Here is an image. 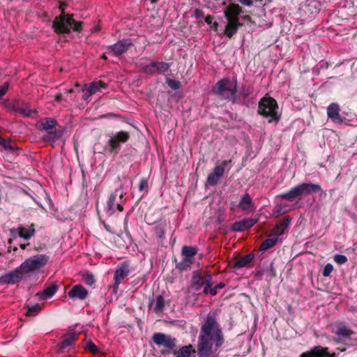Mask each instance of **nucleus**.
Masks as SVG:
<instances>
[{
	"mask_svg": "<svg viewBox=\"0 0 357 357\" xmlns=\"http://www.w3.org/2000/svg\"><path fill=\"white\" fill-rule=\"evenodd\" d=\"M224 342L222 331L215 319L208 316L203 324L199 337L198 352L200 357L208 356L215 349L220 347Z\"/></svg>",
	"mask_w": 357,
	"mask_h": 357,
	"instance_id": "nucleus-1",
	"label": "nucleus"
},
{
	"mask_svg": "<svg viewBox=\"0 0 357 357\" xmlns=\"http://www.w3.org/2000/svg\"><path fill=\"white\" fill-rule=\"evenodd\" d=\"M242 11V8L236 3H230L225 10V16L228 21L225 33L227 37L231 38L236 33L238 27L242 26L239 22V15Z\"/></svg>",
	"mask_w": 357,
	"mask_h": 357,
	"instance_id": "nucleus-2",
	"label": "nucleus"
},
{
	"mask_svg": "<svg viewBox=\"0 0 357 357\" xmlns=\"http://www.w3.org/2000/svg\"><path fill=\"white\" fill-rule=\"evenodd\" d=\"M57 124V121L50 117L43 118L38 123V129L47 132L43 137L44 141L55 142L61 137L63 132L61 130L56 129Z\"/></svg>",
	"mask_w": 357,
	"mask_h": 357,
	"instance_id": "nucleus-3",
	"label": "nucleus"
},
{
	"mask_svg": "<svg viewBox=\"0 0 357 357\" xmlns=\"http://www.w3.org/2000/svg\"><path fill=\"white\" fill-rule=\"evenodd\" d=\"M278 109L276 100L271 97L265 96L259 102V114L268 118L269 123L278 122L280 120Z\"/></svg>",
	"mask_w": 357,
	"mask_h": 357,
	"instance_id": "nucleus-4",
	"label": "nucleus"
},
{
	"mask_svg": "<svg viewBox=\"0 0 357 357\" xmlns=\"http://www.w3.org/2000/svg\"><path fill=\"white\" fill-rule=\"evenodd\" d=\"M67 7L68 4L66 2H60L59 9L61 10V14L56 17L52 23V29L56 33L69 34L71 31L70 29H68L64 26L65 23L72 22L73 17V14H66L65 10Z\"/></svg>",
	"mask_w": 357,
	"mask_h": 357,
	"instance_id": "nucleus-5",
	"label": "nucleus"
},
{
	"mask_svg": "<svg viewBox=\"0 0 357 357\" xmlns=\"http://www.w3.org/2000/svg\"><path fill=\"white\" fill-rule=\"evenodd\" d=\"M236 83L228 78L219 81L213 89V93L224 99L234 100L236 93Z\"/></svg>",
	"mask_w": 357,
	"mask_h": 357,
	"instance_id": "nucleus-6",
	"label": "nucleus"
},
{
	"mask_svg": "<svg viewBox=\"0 0 357 357\" xmlns=\"http://www.w3.org/2000/svg\"><path fill=\"white\" fill-rule=\"evenodd\" d=\"M49 260L50 257L47 255H36L22 262L20 268L26 274L43 268L47 264Z\"/></svg>",
	"mask_w": 357,
	"mask_h": 357,
	"instance_id": "nucleus-7",
	"label": "nucleus"
},
{
	"mask_svg": "<svg viewBox=\"0 0 357 357\" xmlns=\"http://www.w3.org/2000/svg\"><path fill=\"white\" fill-rule=\"evenodd\" d=\"M238 208L246 214L252 213L255 211V204L249 194L246 193L243 195L238 205L234 204H230V209L231 211H236Z\"/></svg>",
	"mask_w": 357,
	"mask_h": 357,
	"instance_id": "nucleus-8",
	"label": "nucleus"
},
{
	"mask_svg": "<svg viewBox=\"0 0 357 357\" xmlns=\"http://www.w3.org/2000/svg\"><path fill=\"white\" fill-rule=\"evenodd\" d=\"M80 333V332H77L74 329H70L66 333L63 334L61 336V342L58 344L59 351H64L67 347L74 346Z\"/></svg>",
	"mask_w": 357,
	"mask_h": 357,
	"instance_id": "nucleus-9",
	"label": "nucleus"
},
{
	"mask_svg": "<svg viewBox=\"0 0 357 357\" xmlns=\"http://www.w3.org/2000/svg\"><path fill=\"white\" fill-rule=\"evenodd\" d=\"M10 233L13 237L18 236L25 240H29L36 234L35 225L32 223L28 227L20 225L17 228L10 229Z\"/></svg>",
	"mask_w": 357,
	"mask_h": 357,
	"instance_id": "nucleus-10",
	"label": "nucleus"
},
{
	"mask_svg": "<svg viewBox=\"0 0 357 357\" xmlns=\"http://www.w3.org/2000/svg\"><path fill=\"white\" fill-rule=\"evenodd\" d=\"M25 273L20 268V266L14 271L0 277V284H13L20 282Z\"/></svg>",
	"mask_w": 357,
	"mask_h": 357,
	"instance_id": "nucleus-11",
	"label": "nucleus"
},
{
	"mask_svg": "<svg viewBox=\"0 0 357 357\" xmlns=\"http://www.w3.org/2000/svg\"><path fill=\"white\" fill-rule=\"evenodd\" d=\"M197 249L192 246H183L182 255L183 257L181 266L183 268L189 267L193 262L195 255L197 254Z\"/></svg>",
	"mask_w": 357,
	"mask_h": 357,
	"instance_id": "nucleus-12",
	"label": "nucleus"
},
{
	"mask_svg": "<svg viewBox=\"0 0 357 357\" xmlns=\"http://www.w3.org/2000/svg\"><path fill=\"white\" fill-rule=\"evenodd\" d=\"M227 165V161L225 160L220 165H218L214 168L213 172L210 174L207 178V182L211 185L217 184L220 178L222 176L225 172V167Z\"/></svg>",
	"mask_w": 357,
	"mask_h": 357,
	"instance_id": "nucleus-13",
	"label": "nucleus"
},
{
	"mask_svg": "<svg viewBox=\"0 0 357 357\" xmlns=\"http://www.w3.org/2000/svg\"><path fill=\"white\" fill-rule=\"evenodd\" d=\"M153 340L157 345L167 349H172L175 345L174 339L161 333H155L153 336Z\"/></svg>",
	"mask_w": 357,
	"mask_h": 357,
	"instance_id": "nucleus-14",
	"label": "nucleus"
},
{
	"mask_svg": "<svg viewBox=\"0 0 357 357\" xmlns=\"http://www.w3.org/2000/svg\"><path fill=\"white\" fill-rule=\"evenodd\" d=\"M257 222L258 218H244L240 221L235 222L231 226V229L234 231H243L251 228Z\"/></svg>",
	"mask_w": 357,
	"mask_h": 357,
	"instance_id": "nucleus-15",
	"label": "nucleus"
},
{
	"mask_svg": "<svg viewBox=\"0 0 357 357\" xmlns=\"http://www.w3.org/2000/svg\"><path fill=\"white\" fill-rule=\"evenodd\" d=\"M335 353H330L328 348L315 347L308 352L303 353L300 357H335Z\"/></svg>",
	"mask_w": 357,
	"mask_h": 357,
	"instance_id": "nucleus-16",
	"label": "nucleus"
},
{
	"mask_svg": "<svg viewBox=\"0 0 357 357\" xmlns=\"http://www.w3.org/2000/svg\"><path fill=\"white\" fill-rule=\"evenodd\" d=\"M12 111L19 113L24 116H31L33 112L30 106L24 102L20 100L15 101L10 106Z\"/></svg>",
	"mask_w": 357,
	"mask_h": 357,
	"instance_id": "nucleus-17",
	"label": "nucleus"
},
{
	"mask_svg": "<svg viewBox=\"0 0 357 357\" xmlns=\"http://www.w3.org/2000/svg\"><path fill=\"white\" fill-rule=\"evenodd\" d=\"M68 295L73 299L83 301L88 296V291L82 285L76 284L71 288Z\"/></svg>",
	"mask_w": 357,
	"mask_h": 357,
	"instance_id": "nucleus-18",
	"label": "nucleus"
},
{
	"mask_svg": "<svg viewBox=\"0 0 357 357\" xmlns=\"http://www.w3.org/2000/svg\"><path fill=\"white\" fill-rule=\"evenodd\" d=\"M254 258L253 255L248 254L244 256L238 255L230 262V266L234 268H240L247 266Z\"/></svg>",
	"mask_w": 357,
	"mask_h": 357,
	"instance_id": "nucleus-19",
	"label": "nucleus"
},
{
	"mask_svg": "<svg viewBox=\"0 0 357 357\" xmlns=\"http://www.w3.org/2000/svg\"><path fill=\"white\" fill-rule=\"evenodd\" d=\"M130 272L129 266L126 263H123L119 266L115 272V283L120 284L127 276Z\"/></svg>",
	"mask_w": 357,
	"mask_h": 357,
	"instance_id": "nucleus-20",
	"label": "nucleus"
},
{
	"mask_svg": "<svg viewBox=\"0 0 357 357\" xmlns=\"http://www.w3.org/2000/svg\"><path fill=\"white\" fill-rule=\"evenodd\" d=\"M290 223V219L288 217L284 218L280 222L272 229L271 234L273 236L278 237L282 235L285 229L288 227Z\"/></svg>",
	"mask_w": 357,
	"mask_h": 357,
	"instance_id": "nucleus-21",
	"label": "nucleus"
},
{
	"mask_svg": "<svg viewBox=\"0 0 357 357\" xmlns=\"http://www.w3.org/2000/svg\"><path fill=\"white\" fill-rule=\"evenodd\" d=\"M59 286L56 284H52L47 287L43 291L37 293V296L41 301L52 298L57 291Z\"/></svg>",
	"mask_w": 357,
	"mask_h": 357,
	"instance_id": "nucleus-22",
	"label": "nucleus"
},
{
	"mask_svg": "<svg viewBox=\"0 0 357 357\" xmlns=\"http://www.w3.org/2000/svg\"><path fill=\"white\" fill-rule=\"evenodd\" d=\"M340 107L337 103H331L327 108L328 118L335 122L340 121Z\"/></svg>",
	"mask_w": 357,
	"mask_h": 357,
	"instance_id": "nucleus-23",
	"label": "nucleus"
},
{
	"mask_svg": "<svg viewBox=\"0 0 357 357\" xmlns=\"http://www.w3.org/2000/svg\"><path fill=\"white\" fill-rule=\"evenodd\" d=\"M130 139V134L126 131L118 132L113 136V151L116 149L121 143H125Z\"/></svg>",
	"mask_w": 357,
	"mask_h": 357,
	"instance_id": "nucleus-24",
	"label": "nucleus"
},
{
	"mask_svg": "<svg viewBox=\"0 0 357 357\" xmlns=\"http://www.w3.org/2000/svg\"><path fill=\"white\" fill-rule=\"evenodd\" d=\"M333 332L340 339L349 337L352 334V331L342 323L337 324Z\"/></svg>",
	"mask_w": 357,
	"mask_h": 357,
	"instance_id": "nucleus-25",
	"label": "nucleus"
},
{
	"mask_svg": "<svg viewBox=\"0 0 357 357\" xmlns=\"http://www.w3.org/2000/svg\"><path fill=\"white\" fill-rule=\"evenodd\" d=\"M301 195H308L312 192H317L321 190V187L317 184L302 183L298 185Z\"/></svg>",
	"mask_w": 357,
	"mask_h": 357,
	"instance_id": "nucleus-26",
	"label": "nucleus"
},
{
	"mask_svg": "<svg viewBox=\"0 0 357 357\" xmlns=\"http://www.w3.org/2000/svg\"><path fill=\"white\" fill-rule=\"evenodd\" d=\"M132 45L130 40H121L113 45V53L115 54H121L126 52Z\"/></svg>",
	"mask_w": 357,
	"mask_h": 357,
	"instance_id": "nucleus-27",
	"label": "nucleus"
},
{
	"mask_svg": "<svg viewBox=\"0 0 357 357\" xmlns=\"http://www.w3.org/2000/svg\"><path fill=\"white\" fill-rule=\"evenodd\" d=\"M108 84L103 81H93L89 84H87L88 88L92 94H95L98 91H102V89H107Z\"/></svg>",
	"mask_w": 357,
	"mask_h": 357,
	"instance_id": "nucleus-28",
	"label": "nucleus"
},
{
	"mask_svg": "<svg viewBox=\"0 0 357 357\" xmlns=\"http://www.w3.org/2000/svg\"><path fill=\"white\" fill-rule=\"evenodd\" d=\"M278 241V238L270 234L268 237L261 243L260 245V250L266 251L269 248H273L277 243Z\"/></svg>",
	"mask_w": 357,
	"mask_h": 357,
	"instance_id": "nucleus-29",
	"label": "nucleus"
},
{
	"mask_svg": "<svg viewBox=\"0 0 357 357\" xmlns=\"http://www.w3.org/2000/svg\"><path fill=\"white\" fill-rule=\"evenodd\" d=\"M151 305L155 313L161 312L165 307V299L161 295H158L156 296L155 301L152 302Z\"/></svg>",
	"mask_w": 357,
	"mask_h": 357,
	"instance_id": "nucleus-30",
	"label": "nucleus"
},
{
	"mask_svg": "<svg viewBox=\"0 0 357 357\" xmlns=\"http://www.w3.org/2000/svg\"><path fill=\"white\" fill-rule=\"evenodd\" d=\"M195 350L191 345L185 346L176 352V357H190Z\"/></svg>",
	"mask_w": 357,
	"mask_h": 357,
	"instance_id": "nucleus-31",
	"label": "nucleus"
},
{
	"mask_svg": "<svg viewBox=\"0 0 357 357\" xmlns=\"http://www.w3.org/2000/svg\"><path fill=\"white\" fill-rule=\"evenodd\" d=\"M83 22L81 21H75L74 18L73 17L72 22H70L69 23H65L64 26L67 27L68 29H71L76 32L80 33L83 29Z\"/></svg>",
	"mask_w": 357,
	"mask_h": 357,
	"instance_id": "nucleus-32",
	"label": "nucleus"
},
{
	"mask_svg": "<svg viewBox=\"0 0 357 357\" xmlns=\"http://www.w3.org/2000/svg\"><path fill=\"white\" fill-rule=\"evenodd\" d=\"M300 195H301L298 186L297 185V186L294 187V188H292L289 192L281 195L280 197H282L283 199H286L287 200L291 201Z\"/></svg>",
	"mask_w": 357,
	"mask_h": 357,
	"instance_id": "nucleus-33",
	"label": "nucleus"
},
{
	"mask_svg": "<svg viewBox=\"0 0 357 357\" xmlns=\"http://www.w3.org/2000/svg\"><path fill=\"white\" fill-rule=\"evenodd\" d=\"M82 345L86 350L89 351L93 354H96L99 352L98 347L90 340H87L86 339H84L82 342Z\"/></svg>",
	"mask_w": 357,
	"mask_h": 357,
	"instance_id": "nucleus-34",
	"label": "nucleus"
},
{
	"mask_svg": "<svg viewBox=\"0 0 357 357\" xmlns=\"http://www.w3.org/2000/svg\"><path fill=\"white\" fill-rule=\"evenodd\" d=\"M154 66L157 73H165L169 68V65L165 62H154Z\"/></svg>",
	"mask_w": 357,
	"mask_h": 357,
	"instance_id": "nucleus-35",
	"label": "nucleus"
},
{
	"mask_svg": "<svg viewBox=\"0 0 357 357\" xmlns=\"http://www.w3.org/2000/svg\"><path fill=\"white\" fill-rule=\"evenodd\" d=\"M82 280L86 284L92 286L95 282L94 275L91 273L85 272L82 273Z\"/></svg>",
	"mask_w": 357,
	"mask_h": 357,
	"instance_id": "nucleus-36",
	"label": "nucleus"
},
{
	"mask_svg": "<svg viewBox=\"0 0 357 357\" xmlns=\"http://www.w3.org/2000/svg\"><path fill=\"white\" fill-rule=\"evenodd\" d=\"M41 310V307L39 304H35L28 307V310L25 313L26 316H34Z\"/></svg>",
	"mask_w": 357,
	"mask_h": 357,
	"instance_id": "nucleus-37",
	"label": "nucleus"
},
{
	"mask_svg": "<svg viewBox=\"0 0 357 357\" xmlns=\"http://www.w3.org/2000/svg\"><path fill=\"white\" fill-rule=\"evenodd\" d=\"M214 17L211 15H207L205 17V22L207 24H208L211 29H214L215 31H217L218 23L217 22H213Z\"/></svg>",
	"mask_w": 357,
	"mask_h": 357,
	"instance_id": "nucleus-38",
	"label": "nucleus"
},
{
	"mask_svg": "<svg viewBox=\"0 0 357 357\" xmlns=\"http://www.w3.org/2000/svg\"><path fill=\"white\" fill-rule=\"evenodd\" d=\"M166 82L174 90L178 89L181 86V82L175 79H167Z\"/></svg>",
	"mask_w": 357,
	"mask_h": 357,
	"instance_id": "nucleus-39",
	"label": "nucleus"
},
{
	"mask_svg": "<svg viewBox=\"0 0 357 357\" xmlns=\"http://www.w3.org/2000/svg\"><path fill=\"white\" fill-rule=\"evenodd\" d=\"M82 91L83 93L82 98L86 101H88L89 98L93 95L88 88L87 84H84L82 86Z\"/></svg>",
	"mask_w": 357,
	"mask_h": 357,
	"instance_id": "nucleus-40",
	"label": "nucleus"
},
{
	"mask_svg": "<svg viewBox=\"0 0 357 357\" xmlns=\"http://www.w3.org/2000/svg\"><path fill=\"white\" fill-rule=\"evenodd\" d=\"M142 71L147 74H154L156 73V70L154 66V62L151 63L149 65L145 66L142 68Z\"/></svg>",
	"mask_w": 357,
	"mask_h": 357,
	"instance_id": "nucleus-41",
	"label": "nucleus"
},
{
	"mask_svg": "<svg viewBox=\"0 0 357 357\" xmlns=\"http://www.w3.org/2000/svg\"><path fill=\"white\" fill-rule=\"evenodd\" d=\"M334 261L338 264H343L347 261V258L342 255H335L334 256Z\"/></svg>",
	"mask_w": 357,
	"mask_h": 357,
	"instance_id": "nucleus-42",
	"label": "nucleus"
},
{
	"mask_svg": "<svg viewBox=\"0 0 357 357\" xmlns=\"http://www.w3.org/2000/svg\"><path fill=\"white\" fill-rule=\"evenodd\" d=\"M333 271V266L331 264H327L324 268L322 274L324 277H328Z\"/></svg>",
	"mask_w": 357,
	"mask_h": 357,
	"instance_id": "nucleus-43",
	"label": "nucleus"
},
{
	"mask_svg": "<svg viewBox=\"0 0 357 357\" xmlns=\"http://www.w3.org/2000/svg\"><path fill=\"white\" fill-rule=\"evenodd\" d=\"M8 89V83L5 82L3 85L0 86V99L6 93Z\"/></svg>",
	"mask_w": 357,
	"mask_h": 357,
	"instance_id": "nucleus-44",
	"label": "nucleus"
},
{
	"mask_svg": "<svg viewBox=\"0 0 357 357\" xmlns=\"http://www.w3.org/2000/svg\"><path fill=\"white\" fill-rule=\"evenodd\" d=\"M105 151L109 154H112V137L107 140V145L105 149Z\"/></svg>",
	"mask_w": 357,
	"mask_h": 357,
	"instance_id": "nucleus-45",
	"label": "nucleus"
},
{
	"mask_svg": "<svg viewBox=\"0 0 357 357\" xmlns=\"http://www.w3.org/2000/svg\"><path fill=\"white\" fill-rule=\"evenodd\" d=\"M1 144L3 146V147L6 149H10V150L13 149V147L10 145L9 141L3 139Z\"/></svg>",
	"mask_w": 357,
	"mask_h": 357,
	"instance_id": "nucleus-46",
	"label": "nucleus"
},
{
	"mask_svg": "<svg viewBox=\"0 0 357 357\" xmlns=\"http://www.w3.org/2000/svg\"><path fill=\"white\" fill-rule=\"evenodd\" d=\"M147 187V182L145 180H142L139 184V190H142L144 188Z\"/></svg>",
	"mask_w": 357,
	"mask_h": 357,
	"instance_id": "nucleus-47",
	"label": "nucleus"
},
{
	"mask_svg": "<svg viewBox=\"0 0 357 357\" xmlns=\"http://www.w3.org/2000/svg\"><path fill=\"white\" fill-rule=\"evenodd\" d=\"M211 284H206L205 287H204V292L205 294H209V291L211 289Z\"/></svg>",
	"mask_w": 357,
	"mask_h": 357,
	"instance_id": "nucleus-48",
	"label": "nucleus"
},
{
	"mask_svg": "<svg viewBox=\"0 0 357 357\" xmlns=\"http://www.w3.org/2000/svg\"><path fill=\"white\" fill-rule=\"evenodd\" d=\"M107 208L108 212H109L110 209L112 208V196H110L107 200Z\"/></svg>",
	"mask_w": 357,
	"mask_h": 357,
	"instance_id": "nucleus-49",
	"label": "nucleus"
},
{
	"mask_svg": "<svg viewBox=\"0 0 357 357\" xmlns=\"http://www.w3.org/2000/svg\"><path fill=\"white\" fill-rule=\"evenodd\" d=\"M62 97H63V96H62V94H61V93H57V94L56 95V96H55V100H56V102H59V101H61V100Z\"/></svg>",
	"mask_w": 357,
	"mask_h": 357,
	"instance_id": "nucleus-50",
	"label": "nucleus"
},
{
	"mask_svg": "<svg viewBox=\"0 0 357 357\" xmlns=\"http://www.w3.org/2000/svg\"><path fill=\"white\" fill-rule=\"evenodd\" d=\"M216 294H217L216 288L215 287L211 288V289L209 291V294H211V296H215V295H216Z\"/></svg>",
	"mask_w": 357,
	"mask_h": 357,
	"instance_id": "nucleus-51",
	"label": "nucleus"
},
{
	"mask_svg": "<svg viewBox=\"0 0 357 357\" xmlns=\"http://www.w3.org/2000/svg\"><path fill=\"white\" fill-rule=\"evenodd\" d=\"M195 15L197 17H199V16H202V12L199 10H196Z\"/></svg>",
	"mask_w": 357,
	"mask_h": 357,
	"instance_id": "nucleus-52",
	"label": "nucleus"
},
{
	"mask_svg": "<svg viewBox=\"0 0 357 357\" xmlns=\"http://www.w3.org/2000/svg\"><path fill=\"white\" fill-rule=\"evenodd\" d=\"M225 287V284L223 283H219L215 287L217 289H222Z\"/></svg>",
	"mask_w": 357,
	"mask_h": 357,
	"instance_id": "nucleus-53",
	"label": "nucleus"
},
{
	"mask_svg": "<svg viewBox=\"0 0 357 357\" xmlns=\"http://www.w3.org/2000/svg\"><path fill=\"white\" fill-rule=\"evenodd\" d=\"M29 245V243H27V244L20 243L19 246L21 249L24 250L26 248V246Z\"/></svg>",
	"mask_w": 357,
	"mask_h": 357,
	"instance_id": "nucleus-54",
	"label": "nucleus"
},
{
	"mask_svg": "<svg viewBox=\"0 0 357 357\" xmlns=\"http://www.w3.org/2000/svg\"><path fill=\"white\" fill-rule=\"evenodd\" d=\"M82 174L83 180H84L86 178V173H85V171L83 169V168H82Z\"/></svg>",
	"mask_w": 357,
	"mask_h": 357,
	"instance_id": "nucleus-55",
	"label": "nucleus"
},
{
	"mask_svg": "<svg viewBox=\"0 0 357 357\" xmlns=\"http://www.w3.org/2000/svg\"><path fill=\"white\" fill-rule=\"evenodd\" d=\"M103 225H104L105 228L107 231H109V225L105 224V222H103Z\"/></svg>",
	"mask_w": 357,
	"mask_h": 357,
	"instance_id": "nucleus-56",
	"label": "nucleus"
},
{
	"mask_svg": "<svg viewBox=\"0 0 357 357\" xmlns=\"http://www.w3.org/2000/svg\"><path fill=\"white\" fill-rule=\"evenodd\" d=\"M243 19L245 20H250V17L249 15H245L243 17Z\"/></svg>",
	"mask_w": 357,
	"mask_h": 357,
	"instance_id": "nucleus-57",
	"label": "nucleus"
},
{
	"mask_svg": "<svg viewBox=\"0 0 357 357\" xmlns=\"http://www.w3.org/2000/svg\"><path fill=\"white\" fill-rule=\"evenodd\" d=\"M117 208L119 211H123V206L121 205H118Z\"/></svg>",
	"mask_w": 357,
	"mask_h": 357,
	"instance_id": "nucleus-58",
	"label": "nucleus"
},
{
	"mask_svg": "<svg viewBox=\"0 0 357 357\" xmlns=\"http://www.w3.org/2000/svg\"><path fill=\"white\" fill-rule=\"evenodd\" d=\"M12 242H13V240H12L11 238L8 239V243L9 245H10V244L12 243Z\"/></svg>",
	"mask_w": 357,
	"mask_h": 357,
	"instance_id": "nucleus-59",
	"label": "nucleus"
},
{
	"mask_svg": "<svg viewBox=\"0 0 357 357\" xmlns=\"http://www.w3.org/2000/svg\"><path fill=\"white\" fill-rule=\"evenodd\" d=\"M158 1V0H151V2L152 3H155Z\"/></svg>",
	"mask_w": 357,
	"mask_h": 357,
	"instance_id": "nucleus-60",
	"label": "nucleus"
},
{
	"mask_svg": "<svg viewBox=\"0 0 357 357\" xmlns=\"http://www.w3.org/2000/svg\"><path fill=\"white\" fill-rule=\"evenodd\" d=\"M101 57H102V58H103V59H106V56H105V54H102V55L101 56Z\"/></svg>",
	"mask_w": 357,
	"mask_h": 357,
	"instance_id": "nucleus-61",
	"label": "nucleus"
},
{
	"mask_svg": "<svg viewBox=\"0 0 357 357\" xmlns=\"http://www.w3.org/2000/svg\"><path fill=\"white\" fill-rule=\"evenodd\" d=\"M17 248L15 247V248H13V251H15H15H17Z\"/></svg>",
	"mask_w": 357,
	"mask_h": 357,
	"instance_id": "nucleus-62",
	"label": "nucleus"
},
{
	"mask_svg": "<svg viewBox=\"0 0 357 357\" xmlns=\"http://www.w3.org/2000/svg\"><path fill=\"white\" fill-rule=\"evenodd\" d=\"M68 91L69 93H72L73 91V89H70Z\"/></svg>",
	"mask_w": 357,
	"mask_h": 357,
	"instance_id": "nucleus-63",
	"label": "nucleus"
}]
</instances>
